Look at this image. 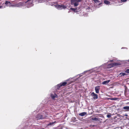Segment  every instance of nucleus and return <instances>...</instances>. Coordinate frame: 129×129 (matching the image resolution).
Listing matches in <instances>:
<instances>
[{
	"instance_id": "nucleus-30",
	"label": "nucleus",
	"mask_w": 129,
	"mask_h": 129,
	"mask_svg": "<svg viewBox=\"0 0 129 129\" xmlns=\"http://www.w3.org/2000/svg\"><path fill=\"white\" fill-rule=\"evenodd\" d=\"M128 61H129V60H128Z\"/></svg>"
},
{
	"instance_id": "nucleus-5",
	"label": "nucleus",
	"mask_w": 129,
	"mask_h": 129,
	"mask_svg": "<svg viewBox=\"0 0 129 129\" xmlns=\"http://www.w3.org/2000/svg\"><path fill=\"white\" fill-rule=\"evenodd\" d=\"M117 64V63H113L109 64L108 65V68H110L116 66Z\"/></svg>"
},
{
	"instance_id": "nucleus-25",
	"label": "nucleus",
	"mask_w": 129,
	"mask_h": 129,
	"mask_svg": "<svg viewBox=\"0 0 129 129\" xmlns=\"http://www.w3.org/2000/svg\"><path fill=\"white\" fill-rule=\"evenodd\" d=\"M102 4V3H100L99 4V5H101Z\"/></svg>"
},
{
	"instance_id": "nucleus-8",
	"label": "nucleus",
	"mask_w": 129,
	"mask_h": 129,
	"mask_svg": "<svg viewBox=\"0 0 129 129\" xmlns=\"http://www.w3.org/2000/svg\"><path fill=\"white\" fill-rule=\"evenodd\" d=\"M96 92V93H98L99 92V91L100 90V87L99 86H98L95 87V88Z\"/></svg>"
},
{
	"instance_id": "nucleus-17",
	"label": "nucleus",
	"mask_w": 129,
	"mask_h": 129,
	"mask_svg": "<svg viewBox=\"0 0 129 129\" xmlns=\"http://www.w3.org/2000/svg\"><path fill=\"white\" fill-rule=\"evenodd\" d=\"M56 122H50L49 123V124H48V125H51L53 124L54 123Z\"/></svg>"
},
{
	"instance_id": "nucleus-27",
	"label": "nucleus",
	"mask_w": 129,
	"mask_h": 129,
	"mask_svg": "<svg viewBox=\"0 0 129 129\" xmlns=\"http://www.w3.org/2000/svg\"><path fill=\"white\" fill-rule=\"evenodd\" d=\"M110 61H113V60H111Z\"/></svg>"
},
{
	"instance_id": "nucleus-6",
	"label": "nucleus",
	"mask_w": 129,
	"mask_h": 129,
	"mask_svg": "<svg viewBox=\"0 0 129 129\" xmlns=\"http://www.w3.org/2000/svg\"><path fill=\"white\" fill-rule=\"evenodd\" d=\"M23 4H24L22 2H20L17 4H14L13 6L14 7H19L22 6Z\"/></svg>"
},
{
	"instance_id": "nucleus-14",
	"label": "nucleus",
	"mask_w": 129,
	"mask_h": 129,
	"mask_svg": "<svg viewBox=\"0 0 129 129\" xmlns=\"http://www.w3.org/2000/svg\"><path fill=\"white\" fill-rule=\"evenodd\" d=\"M104 3L106 5H109V4L110 3V2H109L106 0L104 1Z\"/></svg>"
},
{
	"instance_id": "nucleus-29",
	"label": "nucleus",
	"mask_w": 129,
	"mask_h": 129,
	"mask_svg": "<svg viewBox=\"0 0 129 129\" xmlns=\"http://www.w3.org/2000/svg\"><path fill=\"white\" fill-rule=\"evenodd\" d=\"M112 100H114L115 99H113Z\"/></svg>"
},
{
	"instance_id": "nucleus-31",
	"label": "nucleus",
	"mask_w": 129,
	"mask_h": 129,
	"mask_svg": "<svg viewBox=\"0 0 129 129\" xmlns=\"http://www.w3.org/2000/svg\"><path fill=\"white\" fill-rule=\"evenodd\" d=\"M128 91L129 92V89L128 90Z\"/></svg>"
},
{
	"instance_id": "nucleus-18",
	"label": "nucleus",
	"mask_w": 129,
	"mask_h": 129,
	"mask_svg": "<svg viewBox=\"0 0 129 129\" xmlns=\"http://www.w3.org/2000/svg\"><path fill=\"white\" fill-rule=\"evenodd\" d=\"M11 4H9L7 6L9 7H14L13 6H14V5H11Z\"/></svg>"
},
{
	"instance_id": "nucleus-13",
	"label": "nucleus",
	"mask_w": 129,
	"mask_h": 129,
	"mask_svg": "<svg viewBox=\"0 0 129 129\" xmlns=\"http://www.w3.org/2000/svg\"><path fill=\"white\" fill-rule=\"evenodd\" d=\"M87 114V113L86 112H83L79 114V115L81 116H83Z\"/></svg>"
},
{
	"instance_id": "nucleus-12",
	"label": "nucleus",
	"mask_w": 129,
	"mask_h": 129,
	"mask_svg": "<svg viewBox=\"0 0 129 129\" xmlns=\"http://www.w3.org/2000/svg\"><path fill=\"white\" fill-rule=\"evenodd\" d=\"M123 109L124 110H126V111H129V106L123 107Z\"/></svg>"
},
{
	"instance_id": "nucleus-20",
	"label": "nucleus",
	"mask_w": 129,
	"mask_h": 129,
	"mask_svg": "<svg viewBox=\"0 0 129 129\" xmlns=\"http://www.w3.org/2000/svg\"><path fill=\"white\" fill-rule=\"evenodd\" d=\"M107 117L110 118L111 116V114H109L107 115Z\"/></svg>"
},
{
	"instance_id": "nucleus-4",
	"label": "nucleus",
	"mask_w": 129,
	"mask_h": 129,
	"mask_svg": "<svg viewBox=\"0 0 129 129\" xmlns=\"http://www.w3.org/2000/svg\"><path fill=\"white\" fill-rule=\"evenodd\" d=\"M57 8L59 10L64 9L67 8L66 6L63 5H57Z\"/></svg>"
},
{
	"instance_id": "nucleus-10",
	"label": "nucleus",
	"mask_w": 129,
	"mask_h": 129,
	"mask_svg": "<svg viewBox=\"0 0 129 129\" xmlns=\"http://www.w3.org/2000/svg\"><path fill=\"white\" fill-rule=\"evenodd\" d=\"M51 97L52 98V99H54L55 98L57 97V95L55 94H51L50 95Z\"/></svg>"
},
{
	"instance_id": "nucleus-21",
	"label": "nucleus",
	"mask_w": 129,
	"mask_h": 129,
	"mask_svg": "<svg viewBox=\"0 0 129 129\" xmlns=\"http://www.w3.org/2000/svg\"><path fill=\"white\" fill-rule=\"evenodd\" d=\"M71 10H73V11H75V10H76V9H74V8H71L70 9Z\"/></svg>"
},
{
	"instance_id": "nucleus-2",
	"label": "nucleus",
	"mask_w": 129,
	"mask_h": 129,
	"mask_svg": "<svg viewBox=\"0 0 129 129\" xmlns=\"http://www.w3.org/2000/svg\"><path fill=\"white\" fill-rule=\"evenodd\" d=\"M46 117H47V116L45 115L44 114H39L36 116V118L37 120L43 119L45 118Z\"/></svg>"
},
{
	"instance_id": "nucleus-15",
	"label": "nucleus",
	"mask_w": 129,
	"mask_h": 129,
	"mask_svg": "<svg viewBox=\"0 0 129 129\" xmlns=\"http://www.w3.org/2000/svg\"><path fill=\"white\" fill-rule=\"evenodd\" d=\"M91 119L92 120H95V121H98L99 120L98 119L96 118H92Z\"/></svg>"
},
{
	"instance_id": "nucleus-24",
	"label": "nucleus",
	"mask_w": 129,
	"mask_h": 129,
	"mask_svg": "<svg viewBox=\"0 0 129 129\" xmlns=\"http://www.w3.org/2000/svg\"><path fill=\"white\" fill-rule=\"evenodd\" d=\"M3 8V6H0V8L1 9Z\"/></svg>"
},
{
	"instance_id": "nucleus-16",
	"label": "nucleus",
	"mask_w": 129,
	"mask_h": 129,
	"mask_svg": "<svg viewBox=\"0 0 129 129\" xmlns=\"http://www.w3.org/2000/svg\"><path fill=\"white\" fill-rule=\"evenodd\" d=\"M9 4H11V3L10 2H9L8 1H6L5 4L7 5V6Z\"/></svg>"
},
{
	"instance_id": "nucleus-9",
	"label": "nucleus",
	"mask_w": 129,
	"mask_h": 129,
	"mask_svg": "<svg viewBox=\"0 0 129 129\" xmlns=\"http://www.w3.org/2000/svg\"><path fill=\"white\" fill-rule=\"evenodd\" d=\"M67 83L66 82H64L62 83H61L59 84H58L57 85V86L59 87L58 88V89H59V88H60V87L62 86H64L66 85L67 84Z\"/></svg>"
},
{
	"instance_id": "nucleus-11",
	"label": "nucleus",
	"mask_w": 129,
	"mask_h": 129,
	"mask_svg": "<svg viewBox=\"0 0 129 129\" xmlns=\"http://www.w3.org/2000/svg\"><path fill=\"white\" fill-rule=\"evenodd\" d=\"M110 81V80H108L102 82L103 84H106L108 83Z\"/></svg>"
},
{
	"instance_id": "nucleus-7",
	"label": "nucleus",
	"mask_w": 129,
	"mask_h": 129,
	"mask_svg": "<svg viewBox=\"0 0 129 129\" xmlns=\"http://www.w3.org/2000/svg\"><path fill=\"white\" fill-rule=\"evenodd\" d=\"M91 95L92 96H93V98L94 99H96L98 98V95L94 93L93 92H92L91 94Z\"/></svg>"
},
{
	"instance_id": "nucleus-1",
	"label": "nucleus",
	"mask_w": 129,
	"mask_h": 129,
	"mask_svg": "<svg viewBox=\"0 0 129 129\" xmlns=\"http://www.w3.org/2000/svg\"><path fill=\"white\" fill-rule=\"evenodd\" d=\"M81 1L82 0H71V4L74 5V6H77L79 5L78 2Z\"/></svg>"
},
{
	"instance_id": "nucleus-22",
	"label": "nucleus",
	"mask_w": 129,
	"mask_h": 129,
	"mask_svg": "<svg viewBox=\"0 0 129 129\" xmlns=\"http://www.w3.org/2000/svg\"><path fill=\"white\" fill-rule=\"evenodd\" d=\"M126 72L129 73V69H127L126 71Z\"/></svg>"
},
{
	"instance_id": "nucleus-28",
	"label": "nucleus",
	"mask_w": 129,
	"mask_h": 129,
	"mask_svg": "<svg viewBox=\"0 0 129 129\" xmlns=\"http://www.w3.org/2000/svg\"><path fill=\"white\" fill-rule=\"evenodd\" d=\"M75 118V119H76V118Z\"/></svg>"
},
{
	"instance_id": "nucleus-19",
	"label": "nucleus",
	"mask_w": 129,
	"mask_h": 129,
	"mask_svg": "<svg viewBox=\"0 0 129 129\" xmlns=\"http://www.w3.org/2000/svg\"><path fill=\"white\" fill-rule=\"evenodd\" d=\"M120 74L122 75L121 76H124L125 75H126V74L125 73H121Z\"/></svg>"
},
{
	"instance_id": "nucleus-3",
	"label": "nucleus",
	"mask_w": 129,
	"mask_h": 129,
	"mask_svg": "<svg viewBox=\"0 0 129 129\" xmlns=\"http://www.w3.org/2000/svg\"><path fill=\"white\" fill-rule=\"evenodd\" d=\"M33 0H28L25 3V5H27V7H30L33 6Z\"/></svg>"
},
{
	"instance_id": "nucleus-23",
	"label": "nucleus",
	"mask_w": 129,
	"mask_h": 129,
	"mask_svg": "<svg viewBox=\"0 0 129 129\" xmlns=\"http://www.w3.org/2000/svg\"><path fill=\"white\" fill-rule=\"evenodd\" d=\"M124 116H128V115L127 114H126L124 115Z\"/></svg>"
},
{
	"instance_id": "nucleus-26",
	"label": "nucleus",
	"mask_w": 129,
	"mask_h": 129,
	"mask_svg": "<svg viewBox=\"0 0 129 129\" xmlns=\"http://www.w3.org/2000/svg\"><path fill=\"white\" fill-rule=\"evenodd\" d=\"M126 0H124L123 1L125 2L126 1Z\"/></svg>"
}]
</instances>
